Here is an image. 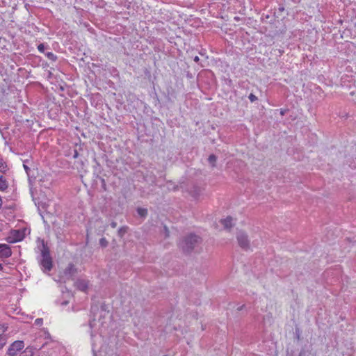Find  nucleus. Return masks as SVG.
Instances as JSON below:
<instances>
[{
	"instance_id": "nucleus-12",
	"label": "nucleus",
	"mask_w": 356,
	"mask_h": 356,
	"mask_svg": "<svg viewBox=\"0 0 356 356\" xmlns=\"http://www.w3.org/2000/svg\"><path fill=\"white\" fill-rule=\"evenodd\" d=\"M127 227H121L118 230V234L120 237H123L124 235L127 233Z\"/></svg>"
},
{
	"instance_id": "nucleus-2",
	"label": "nucleus",
	"mask_w": 356,
	"mask_h": 356,
	"mask_svg": "<svg viewBox=\"0 0 356 356\" xmlns=\"http://www.w3.org/2000/svg\"><path fill=\"white\" fill-rule=\"evenodd\" d=\"M40 264L44 270L50 271L52 268V259L50 255L49 249L47 245L42 242L41 249Z\"/></svg>"
},
{
	"instance_id": "nucleus-6",
	"label": "nucleus",
	"mask_w": 356,
	"mask_h": 356,
	"mask_svg": "<svg viewBox=\"0 0 356 356\" xmlns=\"http://www.w3.org/2000/svg\"><path fill=\"white\" fill-rule=\"evenodd\" d=\"M76 287L81 291H86L88 287V282L85 280H78L75 282Z\"/></svg>"
},
{
	"instance_id": "nucleus-3",
	"label": "nucleus",
	"mask_w": 356,
	"mask_h": 356,
	"mask_svg": "<svg viewBox=\"0 0 356 356\" xmlns=\"http://www.w3.org/2000/svg\"><path fill=\"white\" fill-rule=\"evenodd\" d=\"M236 239L238 245L243 250L250 249V240L248 234L243 231H238L236 233Z\"/></svg>"
},
{
	"instance_id": "nucleus-10",
	"label": "nucleus",
	"mask_w": 356,
	"mask_h": 356,
	"mask_svg": "<svg viewBox=\"0 0 356 356\" xmlns=\"http://www.w3.org/2000/svg\"><path fill=\"white\" fill-rule=\"evenodd\" d=\"M8 184L6 179L2 175H0V191H6L8 188Z\"/></svg>"
},
{
	"instance_id": "nucleus-20",
	"label": "nucleus",
	"mask_w": 356,
	"mask_h": 356,
	"mask_svg": "<svg viewBox=\"0 0 356 356\" xmlns=\"http://www.w3.org/2000/svg\"><path fill=\"white\" fill-rule=\"evenodd\" d=\"M89 325L91 328H92L95 325V320L90 321Z\"/></svg>"
},
{
	"instance_id": "nucleus-4",
	"label": "nucleus",
	"mask_w": 356,
	"mask_h": 356,
	"mask_svg": "<svg viewBox=\"0 0 356 356\" xmlns=\"http://www.w3.org/2000/svg\"><path fill=\"white\" fill-rule=\"evenodd\" d=\"M24 343L23 341H15L9 346L7 350V355L8 356H16L17 353L24 348Z\"/></svg>"
},
{
	"instance_id": "nucleus-9",
	"label": "nucleus",
	"mask_w": 356,
	"mask_h": 356,
	"mask_svg": "<svg viewBox=\"0 0 356 356\" xmlns=\"http://www.w3.org/2000/svg\"><path fill=\"white\" fill-rule=\"evenodd\" d=\"M40 349V348L34 347V346H28L24 351L23 352L22 356H33L35 354V351Z\"/></svg>"
},
{
	"instance_id": "nucleus-15",
	"label": "nucleus",
	"mask_w": 356,
	"mask_h": 356,
	"mask_svg": "<svg viewBox=\"0 0 356 356\" xmlns=\"http://www.w3.org/2000/svg\"><path fill=\"white\" fill-rule=\"evenodd\" d=\"M216 159V156L213 154H211L209 156L208 161L209 163L211 164L212 166H214Z\"/></svg>"
},
{
	"instance_id": "nucleus-17",
	"label": "nucleus",
	"mask_w": 356,
	"mask_h": 356,
	"mask_svg": "<svg viewBox=\"0 0 356 356\" xmlns=\"http://www.w3.org/2000/svg\"><path fill=\"white\" fill-rule=\"evenodd\" d=\"M248 98L251 102H254L257 99V97L252 93H250Z\"/></svg>"
},
{
	"instance_id": "nucleus-16",
	"label": "nucleus",
	"mask_w": 356,
	"mask_h": 356,
	"mask_svg": "<svg viewBox=\"0 0 356 356\" xmlns=\"http://www.w3.org/2000/svg\"><path fill=\"white\" fill-rule=\"evenodd\" d=\"M108 242L105 238L103 237V238H100L99 245L102 248H106L108 245Z\"/></svg>"
},
{
	"instance_id": "nucleus-7",
	"label": "nucleus",
	"mask_w": 356,
	"mask_h": 356,
	"mask_svg": "<svg viewBox=\"0 0 356 356\" xmlns=\"http://www.w3.org/2000/svg\"><path fill=\"white\" fill-rule=\"evenodd\" d=\"M8 327L5 325H0V346L2 347L6 343L5 332Z\"/></svg>"
},
{
	"instance_id": "nucleus-22",
	"label": "nucleus",
	"mask_w": 356,
	"mask_h": 356,
	"mask_svg": "<svg viewBox=\"0 0 356 356\" xmlns=\"http://www.w3.org/2000/svg\"><path fill=\"white\" fill-rule=\"evenodd\" d=\"M164 229H165V236L167 237V236H168L169 231H168V229L166 226L164 227Z\"/></svg>"
},
{
	"instance_id": "nucleus-1",
	"label": "nucleus",
	"mask_w": 356,
	"mask_h": 356,
	"mask_svg": "<svg viewBox=\"0 0 356 356\" xmlns=\"http://www.w3.org/2000/svg\"><path fill=\"white\" fill-rule=\"evenodd\" d=\"M202 238L194 234H190L183 238L179 242V246L186 253L191 252L196 246L200 244Z\"/></svg>"
},
{
	"instance_id": "nucleus-5",
	"label": "nucleus",
	"mask_w": 356,
	"mask_h": 356,
	"mask_svg": "<svg viewBox=\"0 0 356 356\" xmlns=\"http://www.w3.org/2000/svg\"><path fill=\"white\" fill-rule=\"evenodd\" d=\"M12 254L10 248L7 244H0V258H8Z\"/></svg>"
},
{
	"instance_id": "nucleus-21",
	"label": "nucleus",
	"mask_w": 356,
	"mask_h": 356,
	"mask_svg": "<svg viewBox=\"0 0 356 356\" xmlns=\"http://www.w3.org/2000/svg\"><path fill=\"white\" fill-rule=\"evenodd\" d=\"M111 226L112 228H115L117 227V222L115 221L111 222Z\"/></svg>"
},
{
	"instance_id": "nucleus-13",
	"label": "nucleus",
	"mask_w": 356,
	"mask_h": 356,
	"mask_svg": "<svg viewBox=\"0 0 356 356\" xmlns=\"http://www.w3.org/2000/svg\"><path fill=\"white\" fill-rule=\"evenodd\" d=\"M7 169V165L0 156V172H4Z\"/></svg>"
},
{
	"instance_id": "nucleus-24",
	"label": "nucleus",
	"mask_w": 356,
	"mask_h": 356,
	"mask_svg": "<svg viewBox=\"0 0 356 356\" xmlns=\"http://www.w3.org/2000/svg\"><path fill=\"white\" fill-rule=\"evenodd\" d=\"M77 156H78V152H77V151H75L74 157L76 158Z\"/></svg>"
},
{
	"instance_id": "nucleus-18",
	"label": "nucleus",
	"mask_w": 356,
	"mask_h": 356,
	"mask_svg": "<svg viewBox=\"0 0 356 356\" xmlns=\"http://www.w3.org/2000/svg\"><path fill=\"white\" fill-rule=\"evenodd\" d=\"M44 49H45V47L44 45V44H40L38 46V49L40 52L41 53H44Z\"/></svg>"
},
{
	"instance_id": "nucleus-8",
	"label": "nucleus",
	"mask_w": 356,
	"mask_h": 356,
	"mask_svg": "<svg viewBox=\"0 0 356 356\" xmlns=\"http://www.w3.org/2000/svg\"><path fill=\"white\" fill-rule=\"evenodd\" d=\"M220 222L225 229H230L234 226L233 218L230 216H228L225 219H221Z\"/></svg>"
},
{
	"instance_id": "nucleus-23",
	"label": "nucleus",
	"mask_w": 356,
	"mask_h": 356,
	"mask_svg": "<svg viewBox=\"0 0 356 356\" xmlns=\"http://www.w3.org/2000/svg\"><path fill=\"white\" fill-rule=\"evenodd\" d=\"M194 61L198 63L200 61V58L197 56H195L193 58Z\"/></svg>"
},
{
	"instance_id": "nucleus-14",
	"label": "nucleus",
	"mask_w": 356,
	"mask_h": 356,
	"mask_svg": "<svg viewBox=\"0 0 356 356\" xmlns=\"http://www.w3.org/2000/svg\"><path fill=\"white\" fill-rule=\"evenodd\" d=\"M47 58L52 61H56L57 59V56L52 52H47L45 54Z\"/></svg>"
},
{
	"instance_id": "nucleus-26",
	"label": "nucleus",
	"mask_w": 356,
	"mask_h": 356,
	"mask_svg": "<svg viewBox=\"0 0 356 356\" xmlns=\"http://www.w3.org/2000/svg\"><path fill=\"white\" fill-rule=\"evenodd\" d=\"M3 269V265L0 263V270Z\"/></svg>"
},
{
	"instance_id": "nucleus-27",
	"label": "nucleus",
	"mask_w": 356,
	"mask_h": 356,
	"mask_svg": "<svg viewBox=\"0 0 356 356\" xmlns=\"http://www.w3.org/2000/svg\"><path fill=\"white\" fill-rule=\"evenodd\" d=\"M71 268H72V265H70V266H69V269H70Z\"/></svg>"
},
{
	"instance_id": "nucleus-11",
	"label": "nucleus",
	"mask_w": 356,
	"mask_h": 356,
	"mask_svg": "<svg viewBox=\"0 0 356 356\" xmlns=\"http://www.w3.org/2000/svg\"><path fill=\"white\" fill-rule=\"evenodd\" d=\"M137 213L140 217L145 218L147 215V210L144 208H138Z\"/></svg>"
},
{
	"instance_id": "nucleus-25",
	"label": "nucleus",
	"mask_w": 356,
	"mask_h": 356,
	"mask_svg": "<svg viewBox=\"0 0 356 356\" xmlns=\"http://www.w3.org/2000/svg\"><path fill=\"white\" fill-rule=\"evenodd\" d=\"M24 169L26 172H28V170H29V168L26 165H24Z\"/></svg>"
},
{
	"instance_id": "nucleus-19",
	"label": "nucleus",
	"mask_w": 356,
	"mask_h": 356,
	"mask_svg": "<svg viewBox=\"0 0 356 356\" xmlns=\"http://www.w3.org/2000/svg\"><path fill=\"white\" fill-rule=\"evenodd\" d=\"M43 320L42 318H37L35 321V324L38 325H40L42 324Z\"/></svg>"
}]
</instances>
